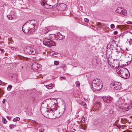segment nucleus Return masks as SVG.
Here are the masks:
<instances>
[{"label": "nucleus", "instance_id": "a19ab883", "mask_svg": "<svg viewBox=\"0 0 132 132\" xmlns=\"http://www.w3.org/2000/svg\"><path fill=\"white\" fill-rule=\"evenodd\" d=\"M60 78L61 79V80H62V79H65V78L64 77H60Z\"/></svg>", "mask_w": 132, "mask_h": 132}, {"label": "nucleus", "instance_id": "603ef678", "mask_svg": "<svg viewBox=\"0 0 132 132\" xmlns=\"http://www.w3.org/2000/svg\"><path fill=\"white\" fill-rule=\"evenodd\" d=\"M126 50L127 51H128V49L127 48H126Z\"/></svg>", "mask_w": 132, "mask_h": 132}, {"label": "nucleus", "instance_id": "7ed1b4c3", "mask_svg": "<svg viewBox=\"0 0 132 132\" xmlns=\"http://www.w3.org/2000/svg\"><path fill=\"white\" fill-rule=\"evenodd\" d=\"M43 44L45 46L51 47L52 46H55V42L50 38H45L43 40Z\"/></svg>", "mask_w": 132, "mask_h": 132}, {"label": "nucleus", "instance_id": "4468645a", "mask_svg": "<svg viewBox=\"0 0 132 132\" xmlns=\"http://www.w3.org/2000/svg\"><path fill=\"white\" fill-rule=\"evenodd\" d=\"M126 106H125L124 109L123 107H120L119 108L121 110H122L123 111H128L132 107V104L129 106L126 107Z\"/></svg>", "mask_w": 132, "mask_h": 132}, {"label": "nucleus", "instance_id": "9d476101", "mask_svg": "<svg viewBox=\"0 0 132 132\" xmlns=\"http://www.w3.org/2000/svg\"><path fill=\"white\" fill-rule=\"evenodd\" d=\"M23 31L24 32L26 33L29 32L30 30L29 28L28 24H25L22 27Z\"/></svg>", "mask_w": 132, "mask_h": 132}, {"label": "nucleus", "instance_id": "9b49d317", "mask_svg": "<svg viewBox=\"0 0 132 132\" xmlns=\"http://www.w3.org/2000/svg\"><path fill=\"white\" fill-rule=\"evenodd\" d=\"M41 5L44 6L45 7L48 9L51 6L47 3V2L46 0H42L41 2Z\"/></svg>", "mask_w": 132, "mask_h": 132}, {"label": "nucleus", "instance_id": "20e7f679", "mask_svg": "<svg viewBox=\"0 0 132 132\" xmlns=\"http://www.w3.org/2000/svg\"><path fill=\"white\" fill-rule=\"evenodd\" d=\"M116 12L120 14L122 16H126L127 15V11L126 9L121 7H118Z\"/></svg>", "mask_w": 132, "mask_h": 132}, {"label": "nucleus", "instance_id": "c756f323", "mask_svg": "<svg viewBox=\"0 0 132 132\" xmlns=\"http://www.w3.org/2000/svg\"><path fill=\"white\" fill-rule=\"evenodd\" d=\"M80 129H83L84 130H86V128L84 127V126H83V125H80Z\"/></svg>", "mask_w": 132, "mask_h": 132}, {"label": "nucleus", "instance_id": "3c124183", "mask_svg": "<svg viewBox=\"0 0 132 132\" xmlns=\"http://www.w3.org/2000/svg\"><path fill=\"white\" fill-rule=\"evenodd\" d=\"M50 37L51 38H53V37L52 36H51Z\"/></svg>", "mask_w": 132, "mask_h": 132}, {"label": "nucleus", "instance_id": "f257e3e1", "mask_svg": "<svg viewBox=\"0 0 132 132\" xmlns=\"http://www.w3.org/2000/svg\"><path fill=\"white\" fill-rule=\"evenodd\" d=\"M90 87L94 91L100 90L102 87L103 84L101 80L98 79H95L93 81Z\"/></svg>", "mask_w": 132, "mask_h": 132}, {"label": "nucleus", "instance_id": "c9c22d12", "mask_svg": "<svg viewBox=\"0 0 132 132\" xmlns=\"http://www.w3.org/2000/svg\"><path fill=\"white\" fill-rule=\"evenodd\" d=\"M84 21L85 22H89V20L87 18H85L84 19Z\"/></svg>", "mask_w": 132, "mask_h": 132}, {"label": "nucleus", "instance_id": "1a4fd4ad", "mask_svg": "<svg viewBox=\"0 0 132 132\" xmlns=\"http://www.w3.org/2000/svg\"><path fill=\"white\" fill-rule=\"evenodd\" d=\"M103 99L105 102L108 103H109L112 102V98L110 96H103L102 97Z\"/></svg>", "mask_w": 132, "mask_h": 132}, {"label": "nucleus", "instance_id": "a18cd8bd", "mask_svg": "<svg viewBox=\"0 0 132 132\" xmlns=\"http://www.w3.org/2000/svg\"><path fill=\"white\" fill-rule=\"evenodd\" d=\"M41 65L39 64V66H38V70L41 67Z\"/></svg>", "mask_w": 132, "mask_h": 132}, {"label": "nucleus", "instance_id": "473e14b6", "mask_svg": "<svg viewBox=\"0 0 132 132\" xmlns=\"http://www.w3.org/2000/svg\"><path fill=\"white\" fill-rule=\"evenodd\" d=\"M54 64L55 65H57L59 64V62L58 61H55L54 62Z\"/></svg>", "mask_w": 132, "mask_h": 132}, {"label": "nucleus", "instance_id": "72a5a7b5", "mask_svg": "<svg viewBox=\"0 0 132 132\" xmlns=\"http://www.w3.org/2000/svg\"><path fill=\"white\" fill-rule=\"evenodd\" d=\"M49 31V29H46L44 31V34H46Z\"/></svg>", "mask_w": 132, "mask_h": 132}, {"label": "nucleus", "instance_id": "6ab92c4d", "mask_svg": "<svg viewBox=\"0 0 132 132\" xmlns=\"http://www.w3.org/2000/svg\"><path fill=\"white\" fill-rule=\"evenodd\" d=\"M38 127L37 128V129L39 130V132H43L44 131V129L43 128L42 125H39L38 126Z\"/></svg>", "mask_w": 132, "mask_h": 132}, {"label": "nucleus", "instance_id": "79ce46f5", "mask_svg": "<svg viewBox=\"0 0 132 132\" xmlns=\"http://www.w3.org/2000/svg\"><path fill=\"white\" fill-rule=\"evenodd\" d=\"M114 112L112 110H110L109 111V113L111 114H113V113Z\"/></svg>", "mask_w": 132, "mask_h": 132}, {"label": "nucleus", "instance_id": "f03ea898", "mask_svg": "<svg viewBox=\"0 0 132 132\" xmlns=\"http://www.w3.org/2000/svg\"><path fill=\"white\" fill-rule=\"evenodd\" d=\"M118 73L120 76L125 79L128 78L130 76L129 72L126 68H121Z\"/></svg>", "mask_w": 132, "mask_h": 132}, {"label": "nucleus", "instance_id": "de8ad7c7", "mask_svg": "<svg viewBox=\"0 0 132 132\" xmlns=\"http://www.w3.org/2000/svg\"><path fill=\"white\" fill-rule=\"evenodd\" d=\"M100 103H99V102H98L96 104H98V105H100Z\"/></svg>", "mask_w": 132, "mask_h": 132}, {"label": "nucleus", "instance_id": "49530a36", "mask_svg": "<svg viewBox=\"0 0 132 132\" xmlns=\"http://www.w3.org/2000/svg\"><path fill=\"white\" fill-rule=\"evenodd\" d=\"M117 33V32L116 31H115L114 32V34L115 35Z\"/></svg>", "mask_w": 132, "mask_h": 132}, {"label": "nucleus", "instance_id": "4be33fe9", "mask_svg": "<svg viewBox=\"0 0 132 132\" xmlns=\"http://www.w3.org/2000/svg\"><path fill=\"white\" fill-rule=\"evenodd\" d=\"M49 110H48L47 111H46V112L44 113L43 115L46 118H48V117H49L48 116V114L49 112Z\"/></svg>", "mask_w": 132, "mask_h": 132}, {"label": "nucleus", "instance_id": "423d86ee", "mask_svg": "<svg viewBox=\"0 0 132 132\" xmlns=\"http://www.w3.org/2000/svg\"><path fill=\"white\" fill-rule=\"evenodd\" d=\"M56 110H55V109L49 110L48 116L49 117H48V118L51 119L56 118V116L55 113L56 112Z\"/></svg>", "mask_w": 132, "mask_h": 132}, {"label": "nucleus", "instance_id": "0eeeda50", "mask_svg": "<svg viewBox=\"0 0 132 132\" xmlns=\"http://www.w3.org/2000/svg\"><path fill=\"white\" fill-rule=\"evenodd\" d=\"M26 52L28 54H35L36 51L34 48L27 47L25 50Z\"/></svg>", "mask_w": 132, "mask_h": 132}, {"label": "nucleus", "instance_id": "f704fd0d", "mask_svg": "<svg viewBox=\"0 0 132 132\" xmlns=\"http://www.w3.org/2000/svg\"><path fill=\"white\" fill-rule=\"evenodd\" d=\"M3 92L2 90L0 89V96H1L3 95Z\"/></svg>", "mask_w": 132, "mask_h": 132}, {"label": "nucleus", "instance_id": "cd10ccee", "mask_svg": "<svg viewBox=\"0 0 132 132\" xmlns=\"http://www.w3.org/2000/svg\"><path fill=\"white\" fill-rule=\"evenodd\" d=\"M76 87H79L80 85V83L79 81H77L76 82Z\"/></svg>", "mask_w": 132, "mask_h": 132}, {"label": "nucleus", "instance_id": "aec40b11", "mask_svg": "<svg viewBox=\"0 0 132 132\" xmlns=\"http://www.w3.org/2000/svg\"><path fill=\"white\" fill-rule=\"evenodd\" d=\"M54 85L53 84H51L46 85V87L48 89H51L53 88L54 87Z\"/></svg>", "mask_w": 132, "mask_h": 132}, {"label": "nucleus", "instance_id": "37998d69", "mask_svg": "<svg viewBox=\"0 0 132 132\" xmlns=\"http://www.w3.org/2000/svg\"><path fill=\"white\" fill-rule=\"evenodd\" d=\"M108 63L109 64V65H110L111 64V62H110V60H109V59L108 60Z\"/></svg>", "mask_w": 132, "mask_h": 132}, {"label": "nucleus", "instance_id": "8fccbe9b", "mask_svg": "<svg viewBox=\"0 0 132 132\" xmlns=\"http://www.w3.org/2000/svg\"><path fill=\"white\" fill-rule=\"evenodd\" d=\"M1 81L0 80V85L1 84Z\"/></svg>", "mask_w": 132, "mask_h": 132}, {"label": "nucleus", "instance_id": "7c9ffc66", "mask_svg": "<svg viewBox=\"0 0 132 132\" xmlns=\"http://www.w3.org/2000/svg\"><path fill=\"white\" fill-rule=\"evenodd\" d=\"M8 18L10 20H12L13 18L12 15H7Z\"/></svg>", "mask_w": 132, "mask_h": 132}, {"label": "nucleus", "instance_id": "c85d7f7f", "mask_svg": "<svg viewBox=\"0 0 132 132\" xmlns=\"http://www.w3.org/2000/svg\"><path fill=\"white\" fill-rule=\"evenodd\" d=\"M12 86L11 85H9L8 86L7 88V90H8L10 91L11 90V89L12 88Z\"/></svg>", "mask_w": 132, "mask_h": 132}, {"label": "nucleus", "instance_id": "f3484780", "mask_svg": "<svg viewBox=\"0 0 132 132\" xmlns=\"http://www.w3.org/2000/svg\"><path fill=\"white\" fill-rule=\"evenodd\" d=\"M48 109L47 108H44L43 106H42L41 107L40 111L42 114L43 115L47 111Z\"/></svg>", "mask_w": 132, "mask_h": 132}, {"label": "nucleus", "instance_id": "58836bf2", "mask_svg": "<svg viewBox=\"0 0 132 132\" xmlns=\"http://www.w3.org/2000/svg\"><path fill=\"white\" fill-rule=\"evenodd\" d=\"M0 50L1 51L2 53H3L4 52V50L2 49H0Z\"/></svg>", "mask_w": 132, "mask_h": 132}, {"label": "nucleus", "instance_id": "2f4dec72", "mask_svg": "<svg viewBox=\"0 0 132 132\" xmlns=\"http://www.w3.org/2000/svg\"><path fill=\"white\" fill-rule=\"evenodd\" d=\"M3 122L4 123H7V121L4 118L3 119Z\"/></svg>", "mask_w": 132, "mask_h": 132}, {"label": "nucleus", "instance_id": "2eb2a0df", "mask_svg": "<svg viewBox=\"0 0 132 132\" xmlns=\"http://www.w3.org/2000/svg\"><path fill=\"white\" fill-rule=\"evenodd\" d=\"M39 65V64L37 63H33L31 66V68L33 70H38V66Z\"/></svg>", "mask_w": 132, "mask_h": 132}, {"label": "nucleus", "instance_id": "b1692460", "mask_svg": "<svg viewBox=\"0 0 132 132\" xmlns=\"http://www.w3.org/2000/svg\"><path fill=\"white\" fill-rule=\"evenodd\" d=\"M114 39H116V38H112L111 40V43L112 44H116V42L115 40H114Z\"/></svg>", "mask_w": 132, "mask_h": 132}, {"label": "nucleus", "instance_id": "ddd939ff", "mask_svg": "<svg viewBox=\"0 0 132 132\" xmlns=\"http://www.w3.org/2000/svg\"><path fill=\"white\" fill-rule=\"evenodd\" d=\"M27 109L28 110V111L32 114L34 110L35 106L33 104H30L29 105L28 107H27Z\"/></svg>", "mask_w": 132, "mask_h": 132}, {"label": "nucleus", "instance_id": "412c9836", "mask_svg": "<svg viewBox=\"0 0 132 132\" xmlns=\"http://www.w3.org/2000/svg\"><path fill=\"white\" fill-rule=\"evenodd\" d=\"M31 122L34 123V124H35V125H36L37 126H38L39 125L41 126V125L38 123L35 120H32L31 121Z\"/></svg>", "mask_w": 132, "mask_h": 132}, {"label": "nucleus", "instance_id": "f8f14e48", "mask_svg": "<svg viewBox=\"0 0 132 132\" xmlns=\"http://www.w3.org/2000/svg\"><path fill=\"white\" fill-rule=\"evenodd\" d=\"M60 8L59 10L61 11H64L67 9V5L63 3H61L59 4Z\"/></svg>", "mask_w": 132, "mask_h": 132}, {"label": "nucleus", "instance_id": "393cba45", "mask_svg": "<svg viewBox=\"0 0 132 132\" xmlns=\"http://www.w3.org/2000/svg\"><path fill=\"white\" fill-rule=\"evenodd\" d=\"M11 49L13 51H16L18 50V47H11Z\"/></svg>", "mask_w": 132, "mask_h": 132}, {"label": "nucleus", "instance_id": "dca6fc26", "mask_svg": "<svg viewBox=\"0 0 132 132\" xmlns=\"http://www.w3.org/2000/svg\"><path fill=\"white\" fill-rule=\"evenodd\" d=\"M30 30H31V32H32L35 30V28L34 25L33 24L28 23Z\"/></svg>", "mask_w": 132, "mask_h": 132}, {"label": "nucleus", "instance_id": "6e6552de", "mask_svg": "<svg viewBox=\"0 0 132 132\" xmlns=\"http://www.w3.org/2000/svg\"><path fill=\"white\" fill-rule=\"evenodd\" d=\"M55 35V37L54 38V39L56 40H61L64 38L65 36H62L60 32H58L55 34H52V35Z\"/></svg>", "mask_w": 132, "mask_h": 132}, {"label": "nucleus", "instance_id": "ea45409f", "mask_svg": "<svg viewBox=\"0 0 132 132\" xmlns=\"http://www.w3.org/2000/svg\"><path fill=\"white\" fill-rule=\"evenodd\" d=\"M127 23L129 24H132V22L131 21H128L127 22Z\"/></svg>", "mask_w": 132, "mask_h": 132}, {"label": "nucleus", "instance_id": "09e8293b", "mask_svg": "<svg viewBox=\"0 0 132 132\" xmlns=\"http://www.w3.org/2000/svg\"><path fill=\"white\" fill-rule=\"evenodd\" d=\"M7 118L9 119H11V118H9V117H8V116H7Z\"/></svg>", "mask_w": 132, "mask_h": 132}, {"label": "nucleus", "instance_id": "4c0bfd02", "mask_svg": "<svg viewBox=\"0 0 132 132\" xmlns=\"http://www.w3.org/2000/svg\"><path fill=\"white\" fill-rule=\"evenodd\" d=\"M85 121V118H83L82 119V122L83 123H84Z\"/></svg>", "mask_w": 132, "mask_h": 132}, {"label": "nucleus", "instance_id": "a211bd4d", "mask_svg": "<svg viewBox=\"0 0 132 132\" xmlns=\"http://www.w3.org/2000/svg\"><path fill=\"white\" fill-rule=\"evenodd\" d=\"M112 51L110 48H108L106 51V55L107 56L110 57V55L111 54Z\"/></svg>", "mask_w": 132, "mask_h": 132}, {"label": "nucleus", "instance_id": "5701e85b", "mask_svg": "<svg viewBox=\"0 0 132 132\" xmlns=\"http://www.w3.org/2000/svg\"><path fill=\"white\" fill-rule=\"evenodd\" d=\"M16 125H14L12 124H10L9 125V127L10 129H12L16 127Z\"/></svg>", "mask_w": 132, "mask_h": 132}, {"label": "nucleus", "instance_id": "c03bdc74", "mask_svg": "<svg viewBox=\"0 0 132 132\" xmlns=\"http://www.w3.org/2000/svg\"><path fill=\"white\" fill-rule=\"evenodd\" d=\"M5 102V99H4L3 100V101H2V102L3 103H4Z\"/></svg>", "mask_w": 132, "mask_h": 132}, {"label": "nucleus", "instance_id": "a878e982", "mask_svg": "<svg viewBox=\"0 0 132 132\" xmlns=\"http://www.w3.org/2000/svg\"><path fill=\"white\" fill-rule=\"evenodd\" d=\"M82 105L86 109L87 105L86 103L85 102H83L82 103Z\"/></svg>", "mask_w": 132, "mask_h": 132}, {"label": "nucleus", "instance_id": "e433bc0d", "mask_svg": "<svg viewBox=\"0 0 132 132\" xmlns=\"http://www.w3.org/2000/svg\"><path fill=\"white\" fill-rule=\"evenodd\" d=\"M114 25L113 24H112L111 25V28L112 29H113L114 27Z\"/></svg>", "mask_w": 132, "mask_h": 132}, {"label": "nucleus", "instance_id": "bb28decb", "mask_svg": "<svg viewBox=\"0 0 132 132\" xmlns=\"http://www.w3.org/2000/svg\"><path fill=\"white\" fill-rule=\"evenodd\" d=\"M20 120V118L19 117H16L14 118L13 121L14 122L16 121H19Z\"/></svg>", "mask_w": 132, "mask_h": 132}, {"label": "nucleus", "instance_id": "39448f33", "mask_svg": "<svg viewBox=\"0 0 132 132\" xmlns=\"http://www.w3.org/2000/svg\"><path fill=\"white\" fill-rule=\"evenodd\" d=\"M120 84H121L119 82H114L111 84L110 87L113 89L116 90H120L121 87Z\"/></svg>", "mask_w": 132, "mask_h": 132}]
</instances>
